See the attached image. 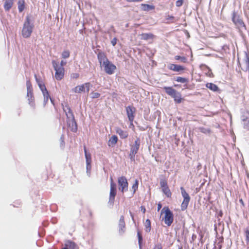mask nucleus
<instances>
[{
  "instance_id": "obj_1",
  "label": "nucleus",
  "mask_w": 249,
  "mask_h": 249,
  "mask_svg": "<svg viewBox=\"0 0 249 249\" xmlns=\"http://www.w3.org/2000/svg\"><path fill=\"white\" fill-rule=\"evenodd\" d=\"M34 24L31 22V17L27 16L26 17L22 30V35L25 38L29 37L33 32Z\"/></svg>"
},
{
  "instance_id": "obj_2",
  "label": "nucleus",
  "mask_w": 249,
  "mask_h": 249,
  "mask_svg": "<svg viewBox=\"0 0 249 249\" xmlns=\"http://www.w3.org/2000/svg\"><path fill=\"white\" fill-rule=\"evenodd\" d=\"M68 111L65 110L67 116V123L69 127L73 132L77 131V127L73 114L70 108H67Z\"/></svg>"
},
{
  "instance_id": "obj_3",
  "label": "nucleus",
  "mask_w": 249,
  "mask_h": 249,
  "mask_svg": "<svg viewBox=\"0 0 249 249\" xmlns=\"http://www.w3.org/2000/svg\"><path fill=\"white\" fill-rule=\"evenodd\" d=\"M163 89L168 95L174 98L175 102L178 104L181 102V95L179 92L170 87H164Z\"/></svg>"
},
{
  "instance_id": "obj_4",
  "label": "nucleus",
  "mask_w": 249,
  "mask_h": 249,
  "mask_svg": "<svg viewBox=\"0 0 249 249\" xmlns=\"http://www.w3.org/2000/svg\"><path fill=\"white\" fill-rule=\"evenodd\" d=\"M232 20L240 33L246 30L244 22L235 11H233L232 14Z\"/></svg>"
},
{
  "instance_id": "obj_5",
  "label": "nucleus",
  "mask_w": 249,
  "mask_h": 249,
  "mask_svg": "<svg viewBox=\"0 0 249 249\" xmlns=\"http://www.w3.org/2000/svg\"><path fill=\"white\" fill-rule=\"evenodd\" d=\"M141 140L139 138H137L134 143L130 145V151L129 157L131 161L135 160V156L137 153L140 146Z\"/></svg>"
},
{
  "instance_id": "obj_6",
  "label": "nucleus",
  "mask_w": 249,
  "mask_h": 249,
  "mask_svg": "<svg viewBox=\"0 0 249 249\" xmlns=\"http://www.w3.org/2000/svg\"><path fill=\"white\" fill-rule=\"evenodd\" d=\"M161 213H164L165 214L164 217L162 219L165 224L168 226H171L174 220L173 213L168 207L163 208L161 210Z\"/></svg>"
},
{
  "instance_id": "obj_7",
  "label": "nucleus",
  "mask_w": 249,
  "mask_h": 249,
  "mask_svg": "<svg viewBox=\"0 0 249 249\" xmlns=\"http://www.w3.org/2000/svg\"><path fill=\"white\" fill-rule=\"evenodd\" d=\"M52 64L55 71V77L57 80H60L64 77V69L62 66H59V64L55 61H53Z\"/></svg>"
},
{
  "instance_id": "obj_8",
  "label": "nucleus",
  "mask_w": 249,
  "mask_h": 249,
  "mask_svg": "<svg viewBox=\"0 0 249 249\" xmlns=\"http://www.w3.org/2000/svg\"><path fill=\"white\" fill-rule=\"evenodd\" d=\"M180 190L181 195L183 197V200L181 205V209L182 211H184L187 208L190 200V197L183 187H180Z\"/></svg>"
},
{
  "instance_id": "obj_9",
  "label": "nucleus",
  "mask_w": 249,
  "mask_h": 249,
  "mask_svg": "<svg viewBox=\"0 0 249 249\" xmlns=\"http://www.w3.org/2000/svg\"><path fill=\"white\" fill-rule=\"evenodd\" d=\"M119 190L122 193L128 190V183L125 177L122 176L118 178Z\"/></svg>"
},
{
  "instance_id": "obj_10",
  "label": "nucleus",
  "mask_w": 249,
  "mask_h": 249,
  "mask_svg": "<svg viewBox=\"0 0 249 249\" xmlns=\"http://www.w3.org/2000/svg\"><path fill=\"white\" fill-rule=\"evenodd\" d=\"M103 68L105 71L108 74H112L114 73L115 70L116 69V66L111 63L109 60L101 67Z\"/></svg>"
},
{
  "instance_id": "obj_11",
  "label": "nucleus",
  "mask_w": 249,
  "mask_h": 249,
  "mask_svg": "<svg viewBox=\"0 0 249 249\" xmlns=\"http://www.w3.org/2000/svg\"><path fill=\"white\" fill-rule=\"evenodd\" d=\"M126 111L127 115L129 121L130 122L131 124L134 119V113L136 111V108L131 106H128L126 107Z\"/></svg>"
},
{
  "instance_id": "obj_12",
  "label": "nucleus",
  "mask_w": 249,
  "mask_h": 249,
  "mask_svg": "<svg viewBox=\"0 0 249 249\" xmlns=\"http://www.w3.org/2000/svg\"><path fill=\"white\" fill-rule=\"evenodd\" d=\"M95 53L97 54L98 60L100 63V67L103 65H105V63L108 61L104 53L98 51L95 52Z\"/></svg>"
},
{
  "instance_id": "obj_13",
  "label": "nucleus",
  "mask_w": 249,
  "mask_h": 249,
  "mask_svg": "<svg viewBox=\"0 0 249 249\" xmlns=\"http://www.w3.org/2000/svg\"><path fill=\"white\" fill-rule=\"evenodd\" d=\"M85 157L86 159V163H87V174L88 176H90V171L91 169V159L90 157V155L88 154L86 148L84 149Z\"/></svg>"
},
{
  "instance_id": "obj_14",
  "label": "nucleus",
  "mask_w": 249,
  "mask_h": 249,
  "mask_svg": "<svg viewBox=\"0 0 249 249\" xmlns=\"http://www.w3.org/2000/svg\"><path fill=\"white\" fill-rule=\"evenodd\" d=\"M116 187H114L113 184L110 186L109 198L108 200V204L111 206H113L114 202L115 197L116 195Z\"/></svg>"
},
{
  "instance_id": "obj_15",
  "label": "nucleus",
  "mask_w": 249,
  "mask_h": 249,
  "mask_svg": "<svg viewBox=\"0 0 249 249\" xmlns=\"http://www.w3.org/2000/svg\"><path fill=\"white\" fill-rule=\"evenodd\" d=\"M119 232L120 234H123L125 231V224L124 218L123 215L121 216L119 221Z\"/></svg>"
},
{
  "instance_id": "obj_16",
  "label": "nucleus",
  "mask_w": 249,
  "mask_h": 249,
  "mask_svg": "<svg viewBox=\"0 0 249 249\" xmlns=\"http://www.w3.org/2000/svg\"><path fill=\"white\" fill-rule=\"evenodd\" d=\"M168 68L170 70L177 72H179L185 70L184 67L174 64H169L168 65Z\"/></svg>"
},
{
  "instance_id": "obj_17",
  "label": "nucleus",
  "mask_w": 249,
  "mask_h": 249,
  "mask_svg": "<svg viewBox=\"0 0 249 249\" xmlns=\"http://www.w3.org/2000/svg\"><path fill=\"white\" fill-rule=\"evenodd\" d=\"M116 133L119 135L122 139H125L128 137V133L126 131H124L120 128L116 129Z\"/></svg>"
},
{
  "instance_id": "obj_18",
  "label": "nucleus",
  "mask_w": 249,
  "mask_h": 249,
  "mask_svg": "<svg viewBox=\"0 0 249 249\" xmlns=\"http://www.w3.org/2000/svg\"><path fill=\"white\" fill-rule=\"evenodd\" d=\"M72 91L75 93H81L85 91V86L84 85H79L72 89Z\"/></svg>"
},
{
  "instance_id": "obj_19",
  "label": "nucleus",
  "mask_w": 249,
  "mask_h": 249,
  "mask_svg": "<svg viewBox=\"0 0 249 249\" xmlns=\"http://www.w3.org/2000/svg\"><path fill=\"white\" fill-rule=\"evenodd\" d=\"M141 38L143 40L152 39L155 36L151 33H143L141 35Z\"/></svg>"
},
{
  "instance_id": "obj_20",
  "label": "nucleus",
  "mask_w": 249,
  "mask_h": 249,
  "mask_svg": "<svg viewBox=\"0 0 249 249\" xmlns=\"http://www.w3.org/2000/svg\"><path fill=\"white\" fill-rule=\"evenodd\" d=\"M118 138L116 135L112 136L108 142V145L109 146H113L117 142Z\"/></svg>"
},
{
  "instance_id": "obj_21",
  "label": "nucleus",
  "mask_w": 249,
  "mask_h": 249,
  "mask_svg": "<svg viewBox=\"0 0 249 249\" xmlns=\"http://www.w3.org/2000/svg\"><path fill=\"white\" fill-rule=\"evenodd\" d=\"M65 246L68 249H78L77 245L73 242L68 241L65 243Z\"/></svg>"
},
{
  "instance_id": "obj_22",
  "label": "nucleus",
  "mask_w": 249,
  "mask_h": 249,
  "mask_svg": "<svg viewBox=\"0 0 249 249\" xmlns=\"http://www.w3.org/2000/svg\"><path fill=\"white\" fill-rule=\"evenodd\" d=\"M14 0H5L4 8L6 11H9L12 7Z\"/></svg>"
},
{
  "instance_id": "obj_23",
  "label": "nucleus",
  "mask_w": 249,
  "mask_h": 249,
  "mask_svg": "<svg viewBox=\"0 0 249 249\" xmlns=\"http://www.w3.org/2000/svg\"><path fill=\"white\" fill-rule=\"evenodd\" d=\"M35 77L36 78V81L40 89L42 92V93L45 92V91H47L48 90H47L45 85L39 81L36 74L35 75Z\"/></svg>"
},
{
  "instance_id": "obj_24",
  "label": "nucleus",
  "mask_w": 249,
  "mask_h": 249,
  "mask_svg": "<svg viewBox=\"0 0 249 249\" xmlns=\"http://www.w3.org/2000/svg\"><path fill=\"white\" fill-rule=\"evenodd\" d=\"M206 87L213 91H217L219 90L218 87L215 84L210 83L206 84Z\"/></svg>"
},
{
  "instance_id": "obj_25",
  "label": "nucleus",
  "mask_w": 249,
  "mask_h": 249,
  "mask_svg": "<svg viewBox=\"0 0 249 249\" xmlns=\"http://www.w3.org/2000/svg\"><path fill=\"white\" fill-rule=\"evenodd\" d=\"M243 65L244 68H243V70L244 71H247L249 70V58L247 55L246 56L244 60Z\"/></svg>"
},
{
  "instance_id": "obj_26",
  "label": "nucleus",
  "mask_w": 249,
  "mask_h": 249,
  "mask_svg": "<svg viewBox=\"0 0 249 249\" xmlns=\"http://www.w3.org/2000/svg\"><path fill=\"white\" fill-rule=\"evenodd\" d=\"M25 1L24 0H18V9L19 12H22L25 8Z\"/></svg>"
},
{
  "instance_id": "obj_27",
  "label": "nucleus",
  "mask_w": 249,
  "mask_h": 249,
  "mask_svg": "<svg viewBox=\"0 0 249 249\" xmlns=\"http://www.w3.org/2000/svg\"><path fill=\"white\" fill-rule=\"evenodd\" d=\"M162 191L168 197H170L172 196V193L169 188L168 186L162 188Z\"/></svg>"
},
{
  "instance_id": "obj_28",
  "label": "nucleus",
  "mask_w": 249,
  "mask_h": 249,
  "mask_svg": "<svg viewBox=\"0 0 249 249\" xmlns=\"http://www.w3.org/2000/svg\"><path fill=\"white\" fill-rule=\"evenodd\" d=\"M145 230L147 232H149L151 231V222L148 219L145 220L144 223Z\"/></svg>"
},
{
  "instance_id": "obj_29",
  "label": "nucleus",
  "mask_w": 249,
  "mask_h": 249,
  "mask_svg": "<svg viewBox=\"0 0 249 249\" xmlns=\"http://www.w3.org/2000/svg\"><path fill=\"white\" fill-rule=\"evenodd\" d=\"M142 9L144 11H148L150 10H153L155 7L153 5H149L147 4H142Z\"/></svg>"
},
{
  "instance_id": "obj_30",
  "label": "nucleus",
  "mask_w": 249,
  "mask_h": 249,
  "mask_svg": "<svg viewBox=\"0 0 249 249\" xmlns=\"http://www.w3.org/2000/svg\"><path fill=\"white\" fill-rule=\"evenodd\" d=\"M138 184H139V181H138V179H135V182L131 187V191L132 192V195L135 194L136 190L138 189Z\"/></svg>"
},
{
  "instance_id": "obj_31",
  "label": "nucleus",
  "mask_w": 249,
  "mask_h": 249,
  "mask_svg": "<svg viewBox=\"0 0 249 249\" xmlns=\"http://www.w3.org/2000/svg\"><path fill=\"white\" fill-rule=\"evenodd\" d=\"M43 95L44 96V104H46L48 102L49 98L50 99L51 102H52V99L50 98L48 91H45V92L43 93Z\"/></svg>"
},
{
  "instance_id": "obj_32",
  "label": "nucleus",
  "mask_w": 249,
  "mask_h": 249,
  "mask_svg": "<svg viewBox=\"0 0 249 249\" xmlns=\"http://www.w3.org/2000/svg\"><path fill=\"white\" fill-rule=\"evenodd\" d=\"M138 238V244L139 246L140 249H142V237L139 231H138L137 233Z\"/></svg>"
},
{
  "instance_id": "obj_33",
  "label": "nucleus",
  "mask_w": 249,
  "mask_h": 249,
  "mask_svg": "<svg viewBox=\"0 0 249 249\" xmlns=\"http://www.w3.org/2000/svg\"><path fill=\"white\" fill-rule=\"evenodd\" d=\"M242 120L243 122L249 120V111H246L244 113L243 115L242 116Z\"/></svg>"
},
{
  "instance_id": "obj_34",
  "label": "nucleus",
  "mask_w": 249,
  "mask_h": 249,
  "mask_svg": "<svg viewBox=\"0 0 249 249\" xmlns=\"http://www.w3.org/2000/svg\"><path fill=\"white\" fill-rule=\"evenodd\" d=\"M175 59L177 60H179L181 62L185 63L187 61V58L184 56H180L179 55H176L175 57Z\"/></svg>"
},
{
  "instance_id": "obj_35",
  "label": "nucleus",
  "mask_w": 249,
  "mask_h": 249,
  "mask_svg": "<svg viewBox=\"0 0 249 249\" xmlns=\"http://www.w3.org/2000/svg\"><path fill=\"white\" fill-rule=\"evenodd\" d=\"M176 81L178 82H180L181 83H185L188 81L187 79L185 78L181 77H177L176 78Z\"/></svg>"
},
{
  "instance_id": "obj_36",
  "label": "nucleus",
  "mask_w": 249,
  "mask_h": 249,
  "mask_svg": "<svg viewBox=\"0 0 249 249\" xmlns=\"http://www.w3.org/2000/svg\"><path fill=\"white\" fill-rule=\"evenodd\" d=\"M160 184L161 188L168 186L167 182L165 179H160Z\"/></svg>"
},
{
  "instance_id": "obj_37",
  "label": "nucleus",
  "mask_w": 249,
  "mask_h": 249,
  "mask_svg": "<svg viewBox=\"0 0 249 249\" xmlns=\"http://www.w3.org/2000/svg\"><path fill=\"white\" fill-rule=\"evenodd\" d=\"M84 86H85V91L86 92H89V89L92 87V84L89 83H85Z\"/></svg>"
},
{
  "instance_id": "obj_38",
  "label": "nucleus",
  "mask_w": 249,
  "mask_h": 249,
  "mask_svg": "<svg viewBox=\"0 0 249 249\" xmlns=\"http://www.w3.org/2000/svg\"><path fill=\"white\" fill-rule=\"evenodd\" d=\"M199 130L201 132L205 134H209L211 132L210 129L205 127H199Z\"/></svg>"
},
{
  "instance_id": "obj_39",
  "label": "nucleus",
  "mask_w": 249,
  "mask_h": 249,
  "mask_svg": "<svg viewBox=\"0 0 249 249\" xmlns=\"http://www.w3.org/2000/svg\"><path fill=\"white\" fill-rule=\"evenodd\" d=\"M70 53L69 51H64L62 53V56L63 58H67L70 56Z\"/></svg>"
},
{
  "instance_id": "obj_40",
  "label": "nucleus",
  "mask_w": 249,
  "mask_h": 249,
  "mask_svg": "<svg viewBox=\"0 0 249 249\" xmlns=\"http://www.w3.org/2000/svg\"><path fill=\"white\" fill-rule=\"evenodd\" d=\"M34 98L33 97L28 98L29 104L34 108L35 107V104L34 102Z\"/></svg>"
},
{
  "instance_id": "obj_41",
  "label": "nucleus",
  "mask_w": 249,
  "mask_h": 249,
  "mask_svg": "<svg viewBox=\"0 0 249 249\" xmlns=\"http://www.w3.org/2000/svg\"><path fill=\"white\" fill-rule=\"evenodd\" d=\"M26 87H27V91H28V93H30V90H32V85L29 80L27 81L26 82Z\"/></svg>"
},
{
  "instance_id": "obj_42",
  "label": "nucleus",
  "mask_w": 249,
  "mask_h": 249,
  "mask_svg": "<svg viewBox=\"0 0 249 249\" xmlns=\"http://www.w3.org/2000/svg\"><path fill=\"white\" fill-rule=\"evenodd\" d=\"M246 241L247 244L249 243V229H246L245 230Z\"/></svg>"
},
{
  "instance_id": "obj_43",
  "label": "nucleus",
  "mask_w": 249,
  "mask_h": 249,
  "mask_svg": "<svg viewBox=\"0 0 249 249\" xmlns=\"http://www.w3.org/2000/svg\"><path fill=\"white\" fill-rule=\"evenodd\" d=\"M244 128L249 130V120L244 121Z\"/></svg>"
},
{
  "instance_id": "obj_44",
  "label": "nucleus",
  "mask_w": 249,
  "mask_h": 249,
  "mask_svg": "<svg viewBox=\"0 0 249 249\" xmlns=\"http://www.w3.org/2000/svg\"><path fill=\"white\" fill-rule=\"evenodd\" d=\"M153 249H162V246L161 243H158L154 246Z\"/></svg>"
},
{
  "instance_id": "obj_45",
  "label": "nucleus",
  "mask_w": 249,
  "mask_h": 249,
  "mask_svg": "<svg viewBox=\"0 0 249 249\" xmlns=\"http://www.w3.org/2000/svg\"><path fill=\"white\" fill-rule=\"evenodd\" d=\"M182 4H183L182 0H178L176 3V6L178 7L181 6L182 5Z\"/></svg>"
},
{
  "instance_id": "obj_46",
  "label": "nucleus",
  "mask_w": 249,
  "mask_h": 249,
  "mask_svg": "<svg viewBox=\"0 0 249 249\" xmlns=\"http://www.w3.org/2000/svg\"><path fill=\"white\" fill-rule=\"evenodd\" d=\"M117 39L116 37L113 38L111 41V44L114 46L117 43Z\"/></svg>"
},
{
  "instance_id": "obj_47",
  "label": "nucleus",
  "mask_w": 249,
  "mask_h": 249,
  "mask_svg": "<svg viewBox=\"0 0 249 249\" xmlns=\"http://www.w3.org/2000/svg\"><path fill=\"white\" fill-rule=\"evenodd\" d=\"M128 2H141L143 0H126Z\"/></svg>"
},
{
  "instance_id": "obj_48",
  "label": "nucleus",
  "mask_w": 249,
  "mask_h": 249,
  "mask_svg": "<svg viewBox=\"0 0 249 249\" xmlns=\"http://www.w3.org/2000/svg\"><path fill=\"white\" fill-rule=\"evenodd\" d=\"M175 17H174V16H169V15H168V16H167L166 17V19L167 20H172L175 19Z\"/></svg>"
},
{
  "instance_id": "obj_49",
  "label": "nucleus",
  "mask_w": 249,
  "mask_h": 249,
  "mask_svg": "<svg viewBox=\"0 0 249 249\" xmlns=\"http://www.w3.org/2000/svg\"><path fill=\"white\" fill-rule=\"evenodd\" d=\"M30 93L28 94V91H27V96L28 98H31V97H33V92H32V90H30Z\"/></svg>"
},
{
  "instance_id": "obj_50",
  "label": "nucleus",
  "mask_w": 249,
  "mask_h": 249,
  "mask_svg": "<svg viewBox=\"0 0 249 249\" xmlns=\"http://www.w3.org/2000/svg\"><path fill=\"white\" fill-rule=\"evenodd\" d=\"M110 186H111V185L113 184L114 185V187H116V184L115 183H114L113 182V178L112 177H110Z\"/></svg>"
},
{
  "instance_id": "obj_51",
  "label": "nucleus",
  "mask_w": 249,
  "mask_h": 249,
  "mask_svg": "<svg viewBox=\"0 0 249 249\" xmlns=\"http://www.w3.org/2000/svg\"><path fill=\"white\" fill-rule=\"evenodd\" d=\"M66 64V62L64 61V60H62L61 61L60 64L59 65V66H62L63 67L64 66H65Z\"/></svg>"
},
{
  "instance_id": "obj_52",
  "label": "nucleus",
  "mask_w": 249,
  "mask_h": 249,
  "mask_svg": "<svg viewBox=\"0 0 249 249\" xmlns=\"http://www.w3.org/2000/svg\"><path fill=\"white\" fill-rule=\"evenodd\" d=\"M79 76V74L77 73H73L71 77L73 78H77Z\"/></svg>"
},
{
  "instance_id": "obj_53",
  "label": "nucleus",
  "mask_w": 249,
  "mask_h": 249,
  "mask_svg": "<svg viewBox=\"0 0 249 249\" xmlns=\"http://www.w3.org/2000/svg\"><path fill=\"white\" fill-rule=\"evenodd\" d=\"M100 96V94L97 92H94V98H99Z\"/></svg>"
},
{
  "instance_id": "obj_54",
  "label": "nucleus",
  "mask_w": 249,
  "mask_h": 249,
  "mask_svg": "<svg viewBox=\"0 0 249 249\" xmlns=\"http://www.w3.org/2000/svg\"><path fill=\"white\" fill-rule=\"evenodd\" d=\"M162 205L161 204L159 203L158 205V211H160V210L161 208Z\"/></svg>"
},
{
  "instance_id": "obj_55",
  "label": "nucleus",
  "mask_w": 249,
  "mask_h": 249,
  "mask_svg": "<svg viewBox=\"0 0 249 249\" xmlns=\"http://www.w3.org/2000/svg\"><path fill=\"white\" fill-rule=\"evenodd\" d=\"M239 202H240L241 204H242L243 206L244 205V202H243V200L242 199H240L239 200Z\"/></svg>"
},
{
  "instance_id": "obj_56",
  "label": "nucleus",
  "mask_w": 249,
  "mask_h": 249,
  "mask_svg": "<svg viewBox=\"0 0 249 249\" xmlns=\"http://www.w3.org/2000/svg\"><path fill=\"white\" fill-rule=\"evenodd\" d=\"M129 213H130V214L131 217H132V220H134L133 214L130 211L129 212Z\"/></svg>"
},
{
  "instance_id": "obj_57",
  "label": "nucleus",
  "mask_w": 249,
  "mask_h": 249,
  "mask_svg": "<svg viewBox=\"0 0 249 249\" xmlns=\"http://www.w3.org/2000/svg\"><path fill=\"white\" fill-rule=\"evenodd\" d=\"M143 213H144L145 212V208L143 207L142 206L141 207Z\"/></svg>"
},
{
  "instance_id": "obj_58",
  "label": "nucleus",
  "mask_w": 249,
  "mask_h": 249,
  "mask_svg": "<svg viewBox=\"0 0 249 249\" xmlns=\"http://www.w3.org/2000/svg\"><path fill=\"white\" fill-rule=\"evenodd\" d=\"M62 249H68L67 247L65 246V248H62Z\"/></svg>"
},
{
  "instance_id": "obj_59",
  "label": "nucleus",
  "mask_w": 249,
  "mask_h": 249,
  "mask_svg": "<svg viewBox=\"0 0 249 249\" xmlns=\"http://www.w3.org/2000/svg\"><path fill=\"white\" fill-rule=\"evenodd\" d=\"M221 245H220L219 246V249H221Z\"/></svg>"
}]
</instances>
